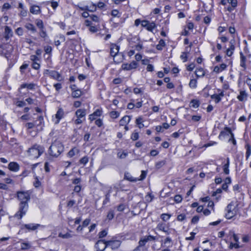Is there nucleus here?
Segmentation results:
<instances>
[{"label":"nucleus","mask_w":251,"mask_h":251,"mask_svg":"<svg viewBox=\"0 0 251 251\" xmlns=\"http://www.w3.org/2000/svg\"><path fill=\"white\" fill-rule=\"evenodd\" d=\"M30 194L29 191L17 192V197L21 202L19 211L15 214V217L19 219H21L27 210L28 205L27 202L30 200Z\"/></svg>","instance_id":"1"},{"label":"nucleus","mask_w":251,"mask_h":251,"mask_svg":"<svg viewBox=\"0 0 251 251\" xmlns=\"http://www.w3.org/2000/svg\"><path fill=\"white\" fill-rule=\"evenodd\" d=\"M63 150L64 147L62 143L59 141L55 140L50 146L49 153L50 155L57 157L63 151Z\"/></svg>","instance_id":"2"},{"label":"nucleus","mask_w":251,"mask_h":251,"mask_svg":"<svg viewBox=\"0 0 251 251\" xmlns=\"http://www.w3.org/2000/svg\"><path fill=\"white\" fill-rule=\"evenodd\" d=\"M44 150V148L43 146L35 144L28 150L27 153L31 158H38L42 154Z\"/></svg>","instance_id":"3"},{"label":"nucleus","mask_w":251,"mask_h":251,"mask_svg":"<svg viewBox=\"0 0 251 251\" xmlns=\"http://www.w3.org/2000/svg\"><path fill=\"white\" fill-rule=\"evenodd\" d=\"M226 137H228V141L231 142L233 145L236 144V141L234 138L233 134L231 132V130L227 127L225 128L224 131H222L219 135V138L220 139H223Z\"/></svg>","instance_id":"4"},{"label":"nucleus","mask_w":251,"mask_h":251,"mask_svg":"<svg viewBox=\"0 0 251 251\" xmlns=\"http://www.w3.org/2000/svg\"><path fill=\"white\" fill-rule=\"evenodd\" d=\"M119 47L116 44H112L110 46V54L113 57V60L116 63H119L122 61V58L116 60V57H122V55L119 53Z\"/></svg>","instance_id":"5"},{"label":"nucleus","mask_w":251,"mask_h":251,"mask_svg":"<svg viewBox=\"0 0 251 251\" xmlns=\"http://www.w3.org/2000/svg\"><path fill=\"white\" fill-rule=\"evenodd\" d=\"M234 207L232 202L230 203L227 205L226 208V217L227 219H230L232 218L235 213V212L233 207Z\"/></svg>","instance_id":"6"},{"label":"nucleus","mask_w":251,"mask_h":251,"mask_svg":"<svg viewBox=\"0 0 251 251\" xmlns=\"http://www.w3.org/2000/svg\"><path fill=\"white\" fill-rule=\"evenodd\" d=\"M107 247H108L107 245V241L104 242L103 240H101L98 241L95 245V248L97 251H103Z\"/></svg>","instance_id":"7"},{"label":"nucleus","mask_w":251,"mask_h":251,"mask_svg":"<svg viewBox=\"0 0 251 251\" xmlns=\"http://www.w3.org/2000/svg\"><path fill=\"white\" fill-rule=\"evenodd\" d=\"M154 238L151 236H148L147 237H144V238L140 239L139 242V246L138 247H141V248L147 249L145 247L146 244L149 241L152 240H153Z\"/></svg>","instance_id":"8"},{"label":"nucleus","mask_w":251,"mask_h":251,"mask_svg":"<svg viewBox=\"0 0 251 251\" xmlns=\"http://www.w3.org/2000/svg\"><path fill=\"white\" fill-rule=\"evenodd\" d=\"M138 64L136 61H133L130 63L123 64L122 66V69L124 70H130L137 68Z\"/></svg>","instance_id":"9"},{"label":"nucleus","mask_w":251,"mask_h":251,"mask_svg":"<svg viewBox=\"0 0 251 251\" xmlns=\"http://www.w3.org/2000/svg\"><path fill=\"white\" fill-rule=\"evenodd\" d=\"M121 245V242L119 240H109L107 241V245L110 247L112 250L118 249Z\"/></svg>","instance_id":"10"},{"label":"nucleus","mask_w":251,"mask_h":251,"mask_svg":"<svg viewBox=\"0 0 251 251\" xmlns=\"http://www.w3.org/2000/svg\"><path fill=\"white\" fill-rule=\"evenodd\" d=\"M63 111H57L55 116H52V121L54 124H57L59 122L60 120L63 117Z\"/></svg>","instance_id":"11"},{"label":"nucleus","mask_w":251,"mask_h":251,"mask_svg":"<svg viewBox=\"0 0 251 251\" xmlns=\"http://www.w3.org/2000/svg\"><path fill=\"white\" fill-rule=\"evenodd\" d=\"M224 96V93L221 92L219 94H214L211 96V98L212 100L214 101L215 103L218 102L221 100V98Z\"/></svg>","instance_id":"12"},{"label":"nucleus","mask_w":251,"mask_h":251,"mask_svg":"<svg viewBox=\"0 0 251 251\" xmlns=\"http://www.w3.org/2000/svg\"><path fill=\"white\" fill-rule=\"evenodd\" d=\"M30 12L33 14H38L40 13V8L37 5H32L30 8Z\"/></svg>","instance_id":"13"},{"label":"nucleus","mask_w":251,"mask_h":251,"mask_svg":"<svg viewBox=\"0 0 251 251\" xmlns=\"http://www.w3.org/2000/svg\"><path fill=\"white\" fill-rule=\"evenodd\" d=\"M4 32H5V38L7 40L10 37L12 36L13 32L11 30V29L7 26H6L5 27L4 29Z\"/></svg>","instance_id":"14"},{"label":"nucleus","mask_w":251,"mask_h":251,"mask_svg":"<svg viewBox=\"0 0 251 251\" xmlns=\"http://www.w3.org/2000/svg\"><path fill=\"white\" fill-rule=\"evenodd\" d=\"M8 167L9 170L14 172H16L19 169L18 164L15 162H10L8 165Z\"/></svg>","instance_id":"15"},{"label":"nucleus","mask_w":251,"mask_h":251,"mask_svg":"<svg viewBox=\"0 0 251 251\" xmlns=\"http://www.w3.org/2000/svg\"><path fill=\"white\" fill-rule=\"evenodd\" d=\"M237 0H227V3L231 5V7H228L227 9L228 11H231L233 8L237 6Z\"/></svg>","instance_id":"16"},{"label":"nucleus","mask_w":251,"mask_h":251,"mask_svg":"<svg viewBox=\"0 0 251 251\" xmlns=\"http://www.w3.org/2000/svg\"><path fill=\"white\" fill-rule=\"evenodd\" d=\"M195 74L197 77H203L205 75V72L203 68L200 67L196 69Z\"/></svg>","instance_id":"17"},{"label":"nucleus","mask_w":251,"mask_h":251,"mask_svg":"<svg viewBox=\"0 0 251 251\" xmlns=\"http://www.w3.org/2000/svg\"><path fill=\"white\" fill-rule=\"evenodd\" d=\"M24 226L29 230H34L39 227L40 225L39 224H26Z\"/></svg>","instance_id":"18"},{"label":"nucleus","mask_w":251,"mask_h":251,"mask_svg":"<svg viewBox=\"0 0 251 251\" xmlns=\"http://www.w3.org/2000/svg\"><path fill=\"white\" fill-rule=\"evenodd\" d=\"M79 152V151L77 148H74L69 151L68 154L69 157H72L74 155L77 154Z\"/></svg>","instance_id":"19"},{"label":"nucleus","mask_w":251,"mask_h":251,"mask_svg":"<svg viewBox=\"0 0 251 251\" xmlns=\"http://www.w3.org/2000/svg\"><path fill=\"white\" fill-rule=\"evenodd\" d=\"M130 120V118L129 116H126L123 117V118L120 121V125L121 126H124L125 125L128 123Z\"/></svg>","instance_id":"20"},{"label":"nucleus","mask_w":251,"mask_h":251,"mask_svg":"<svg viewBox=\"0 0 251 251\" xmlns=\"http://www.w3.org/2000/svg\"><path fill=\"white\" fill-rule=\"evenodd\" d=\"M46 72H49V75L56 79H58L59 77H60L59 74L55 71L46 70Z\"/></svg>","instance_id":"21"},{"label":"nucleus","mask_w":251,"mask_h":251,"mask_svg":"<svg viewBox=\"0 0 251 251\" xmlns=\"http://www.w3.org/2000/svg\"><path fill=\"white\" fill-rule=\"evenodd\" d=\"M125 178L126 180L136 182L138 181V178H134L129 173H126L125 175Z\"/></svg>","instance_id":"22"},{"label":"nucleus","mask_w":251,"mask_h":251,"mask_svg":"<svg viewBox=\"0 0 251 251\" xmlns=\"http://www.w3.org/2000/svg\"><path fill=\"white\" fill-rule=\"evenodd\" d=\"M229 165V159L228 158H227V162L224 164L223 166V170L225 174L228 175L229 173V170L228 169Z\"/></svg>","instance_id":"23"},{"label":"nucleus","mask_w":251,"mask_h":251,"mask_svg":"<svg viewBox=\"0 0 251 251\" xmlns=\"http://www.w3.org/2000/svg\"><path fill=\"white\" fill-rule=\"evenodd\" d=\"M31 246L29 242H22L21 245V249L22 250H28L31 248Z\"/></svg>","instance_id":"24"},{"label":"nucleus","mask_w":251,"mask_h":251,"mask_svg":"<svg viewBox=\"0 0 251 251\" xmlns=\"http://www.w3.org/2000/svg\"><path fill=\"white\" fill-rule=\"evenodd\" d=\"M75 114L77 118L85 119V111H76Z\"/></svg>","instance_id":"25"},{"label":"nucleus","mask_w":251,"mask_h":251,"mask_svg":"<svg viewBox=\"0 0 251 251\" xmlns=\"http://www.w3.org/2000/svg\"><path fill=\"white\" fill-rule=\"evenodd\" d=\"M82 95V92L79 89L75 90L72 92V96L73 98H79Z\"/></svg>","instance_id":"26"},{"label":"nucleus","mask_w":251,"mask_h":251,"mask_svg":"<svg viewBox=\"0 0 251 251\" xmlns=\"http://www.w3.org/2000/svg\"><path fill=\"white\" fill-rule=\"evenodd\" d=\"M246 149L247 150L246 153V159H248L250 155L251 154V146L249 144H247L246 145Z\"/></svg>","instance_id":"27"},{"label":"nucleus","mask_w":251,"mask_h":251,"mask_svg":"<svg viewBox=\"0 0 251 251\" xmlns=\"http://www.w3.org/2000/svg\"><path fill=\"white\" fill-rule=\"evenodd\" d=\"M35 86V84L33 83H30V84H23L21 86V88H27L29 89L32 90L33 89Z\"/></svg>","instance_id":"28"},{"label":"nucleus","mask_w":251,"mask_h":251,"mask_svg":"<svg viewBox=\"0 0 251 251\" xmlns=\"http://www.w3.org/2000/svg\"><path fill=\"white\" fill-rule=\"evenodd\" d=\"M197 79H191L190 81V82H189V86L191 88H196L197 87Z\"/></svg>","instance_id":"29"},{"label":"nucleus","mask_w":251,"mask_h":251,"mask_svg":"<svg viewBox=\"0 0 251 251\" xmlns=\"http://www.w3.org/2000/svg\"><path fill=\"white\" fill-rule=\"evenodd\" d=\"M25 27L26 28H27L28 30L32 31L33 32H36V29L34 25L30 23H28L25 25Z\"/></svg>","instance_id":"30"},{"label":"nucleus","mask_w":251,"mask_h":251,"mask_svg":"<svg viewBox=\"0 0 251 251\" xmlns=\"http://www.w3.org/2000/svg\"><path fill=\"white\" fill-rule=\"evenodd\" d=\"M247 97L246 93L244 91L240 92V95L238 96V99L240 101L244 100Z\"/></svg>","instance_id":"31"},{"label":"nucleus","mask_w":251,"mask_h":251,"mask_svg":"<svg viewBox=\"0 0 251 251\" xmlns=\"http://www.w3.org/2000/svg\"><path fill=\"white\" fill-rule=\"evenodd\" d=\"M165 43L163 40L161 39L159 41V44L156 46V49L158 50H161L162 48L165 46Z\"/></svg>","instance_id":"32"},{"label":"nucleus","mask_w":251,"mask_h":251,"mask_svg":"<svg viewBox=\"0 0 251 251\" xmlns=\"http://www.w3.org/2000/svg\"><path fill=\"white\" fill-rule=\"evenodd\" d=\"M155 27L156 25L155 23H154L153 22L149 23L147 29L149 31H151L153 29L155 28Z\"/></svg>","instance_id":"33"},{"label":"nucleus","mask_w":251,"mask_h":251,"mask_svg":"<svg viewBox=\"0 0 251 251\" xmlns=\"http://www.w3.org/2000/svg\"><path fill=\"white\" fill-rule=\"evenodd\" d=\"M88 161H89L88 157L87 156H85L79 160V163L81 164H82L83 165H85L86 163H88Z\"/></svg>","instance_id":"34"},{"label":"nucleus","mask_w":251,"mask_h":251,"mask_svg":"<svg viewBox=\"0 0 251 251\" xmlns=\"http://www.w3.org/2000/svg\"><path fill=\"white\" fill-rule=\"evenodd\" d=\"M191 106L194 108H197L199 105V101L197 100H192L190 103Z\"/></svg>","instance_id":"35"},{"label":"nucleus","mask_w":251,"mask_h":251,"mask_svg":"<svg viewBox=\"0 0 251 251\" xmlns=\"http://www.w3.org/2000/svg\"><path fill=\"white\" fill-rule=\"evenodd\" d=\"M114 217V210H112V209H110L108 212V214H107V218L109 219V220H111Z\"/></svg>","instance_id":"36"},{"label":"nucleus","mask_w":251,"mask_h":251,"mask_svg":"<svg viewBox=\"0 0 251 251\" xmlns=\"http://www.w3.org/2000/svg\"><path fill=\"white\" fill-rule=\"evenodd\" d=\"M157 227L158 229L166 232L167 230L164 224H159Z\"/></svg>","instance_id":"37"},{"label":"nucleus","mask_w":251,"mask_h":251,"mask_svg":"<svg viewBox=\"0 0 251 251\" xmlns=\"http://www.w3.org/2000/svg\"><path fill=\"white\" fill-rule=\"evenodd\" d=\"M110 115L112 118H116L119 116V113L117 111H112L110 113Z\"/></svg>","instance_id":"38"},{"label":"nucleus","mask_w":251,"mask_h":251,"mask_svg":"<svg viewBox=\"0 0 251 251\" xmlns=\"http://www.w3.org/2000/svg\"><path fill=\"white\" fill-rule=\"evenodd\" d=\"M127 155V153L126 152H125L124 151L122 152H118L117 154L118 157L120 159H124L125 158Z\"/></svg>","instance_id":"39"},{"label":"nucleus","mask_w":251,"mask_h":251,"mask_svg":"<svg viewBox=\"0 0 251 251\" xmlns=\"http://www.w3.org/2000/svg\"><path fill=\"white\" fill-rule=\"evenodd\" d=\"M170 217L171 215L168 214H162L161 215V218L164 221H168L170 219Z\"/></svg>","instance_id":"40"},{"label":"nucleus","mask_w":251,"mask_h":251,"mask_svg":"<svg viewBox=\"0 0 251 251\" xmlns=\"http://www.w3.org/2000/svg\"><path fill=\"white\" fill-rule=\"evenodd\" d=\"M36 25L40 28V29H42L44 27L43 25V23L42 20H37L36 22Z\"/></svg>","instance_id":"41"},{"label":"nucleus","mask_w":251,"mask_h":251,"mask_svg":"<svg viewBox=\"0 0 251 251\" xmlns=\"http://www.w3.org/2000/svg\"><path fill=\"white\" fill-rule=\"evenodd\" d=\"M147 173L146 171H142L141 174L140 176V178H138V180H143L145 178L146 176H147Z\"/></svg>","instance_id":"42"},{"label":"nucleus","mask_w":251,"mask_h":251,"mask_svg":"<svg viewBox=\"0 0 251 251\" xmlns=\"http://www.w3.org/2000/svg\"><path fill=\"white\" fill-rule=\"evenodd\" d=\"M101 111H96L93 113V114H92V115H90V119H95V117H94L95 116H100V114H101Z\"/></svg>","instance_id":"43"},{"label":"nucleus","mask_w":251,"mask_h":251,"mask_svg":"<svg viewBox=\"0 0 251 251\" xmlns=\"http://www.w3.org/2000/svg\"><path fill=\"white\" fill-rule=\"evenodd\" d=\"M139 138V134L137 132H133L131 135V139L134 141L137 140Z\"/></svg>","instance_id":"44"},{"label":"nucleus","mask_w":251,"mask_h":251,"mask_svg":"<svg viewBox=\"0 0 251 251\" xmlns=\"http://www.w3.org/2000/svg\"><path fill=\"white\" fill-rule=\"evenodd\" d=\"M126 208V205L124 204H120L117 207V210L118 211L122 212Z\"/></svg>","instance_id":"45"},{"label":"nucleus","mask_w":251,"mask_h":251,"mask_svg":"<svg viewBox=\"0 0 251 251\" xmlns=\"http://www.w3.org/2000/svg\"><path fill=\"white\" fill-rule=\"evenodd\" d=\"M182 198L180 195H176L174 197V201L176 203H179L182 201Z\"/></svg>","instance_id":"46"},{"label":"nucleus","mask_w":251,"mask_h":251,"mask_svg":"<svg viewBox=\"0 0 251 251\" xmlns=\"http://www.w3.org/2000/svg\"><path fill=\"white\" fill-rule=\"evenodd\" d=\"M180 58L183 60V62H185L187 61V53L183 52L180 55Z\"/></svg>","instance_id":"47"},{"label":"nucleus","mask_w":251,"mask_h":251,"mask_svg":"<svg viewBox=\"0 0 251 251\" xmlns=\"http://www.w3.org/2000/svg\"><path fill=\"white\" fill-rule=\"evenodd\" d=\"M186 218L185 215L183 214H179L177 216V219L179 221H183Z\"/></svg>","instance_id":"48"},{"label":"nucleus","mask_w":251,"mask_h":251,"mask_svg":"<svg viewBox=\"0 0 251 251\" xmlns=\"http://www.w3.org/2000/svg\"><path fill=\"white\" fill-rule=\"evenodd\" d=\"M16 33L18 34L19 36H22L23 34V29L21 27H18L16 30Z\"/></svg>","instance_id":"49"},{"label":"nucleus","mask_w":251,"mask_h":251,"mask_svg":"<svg viewBox=\"0 0 251 251\" xmlns=\"http://www.w3.org/2000/svg\"><path fill=\"white\" fill-rule=\"evenodd\" d=\"M107 231L105 230L100 231L99 234V238H101L105 237L107 235Z\"/></svg>","instance_id":"50"},{"label":"nucleus","mask_w":251,"mask_h":251,"mask_svg":"<svg viewBox=\"0 0 251 251\" xmlns=\"http://www.w3.org/2000/svg\"><path fill=\"white\" fill-rule=\"evenodd\" d=\"M165 164V163L164 161H159L157 162L155 164V167L157 169H159L162 166H163Z\"/></svg>","instance_id":"51"},{"label":"nucleus","mask_w":251,"mask_h":251,"mask_svg":"<svg viewBox=\"0 0 251 251\" xmlns=\"http://www.w3.org/2000/svg\"><path fill=\"white\" fill-rule=\"evenodd\" d=\"M201 118L200 115H194L192 116V120L194 122L199 121Z\"/></svg>","instance_id":"52"},{"label":"nucleus","mask_w":251,"mask_h":251,"mask_svg":"<svg viewBox=\"0 0 251 251\" xmlns=\"http://www.w3.org/2000/svg\"><path fill=\"white\" fill-rule=\"evenodd\" d=\"M19 15L22 17H25L27 15V11L25 9H21Z\"/></svg>","instance_id":"53"},{"label":"nucleus","mask_w":251,"mask_h":251,"mask_svg":"<svg viewBox=\"0 0 251 251\" xmlns=\"http://www.w3.org/2000/svg\"><path fill=\"white\" fill-rule=\"evenodd\" d=\"M90 18L91 20L95 22H99V18L98 17L95 15H92L90 16Z\"/></svg>","instance_id":"54"},{"label":"nucleus","mask_w":251,"mask_h":251,"mask_svg":"<svg viewBox=\"0 0 251 251\" xmlns=\"http://www.w3.org/2000/svg\"><path fill=\"white\" fill-rule=\"evenodd\" d=\"M111 15L113 16V17H119L120 16L119 15V11L117 10H116V9H114V10H113L112 11H111Z\"/></svg>","instance_id":"55"},{"label":"nucleus","mask_w":251,"mask_h":251,"mask_svg":"<svg viewBox=\"0 0 251 251\" xmlns=\"http://www.w3.org/2000/svg\"><path fill=\"white\" fill-rule=\"evenodd\" d=\"M195 234H196V233L193 232H191L190 233L191 236H190V237H186V240H194V239L195 238Z\"/></svg>","instance_id":"56"},{"label":"nucleus","mask_w":251,"mask_h":251,"mask_svg":"<svg viewBox=\"0 0 251 251\" xmlns=\"http://www.w3.org/2000/svg\"><path fill=\"white\" fill-rule=\"evenodd\" d=\"M90 222V219H86L82 223V226L83 227H86L87 226Z\"/></svg>","instance_id":"57"},{"label":"nucleus","mask_w":251,"mask_h":251,"mask_svg":"<svg viewBox=\"0 0 251 251\" xmlns=\"http://www.w3.org/2000/svg\"><path fill=\"white\" fill-rule=\"evenodd\" d=\"M16 104L19 107H22L25 105V103L23 101H18Z\"/></svg>","instance_id":"58"},{"label":"nucleus","mask_w":251,"mask_h":251,"mask_svg":"<svg viewBox=\"0 0 251 251\" xmlns=\"http://www.w3.org/2000/svg\"><path fill=\"white\" fill-rule=\"evenodd\" d=\"M11 8V5L8 3H5L2 6V10H7Z\"/></svg>","instance_id":"59"},{"label":"nucleus","mask_w":251,"mask_h":251,"mask_svg":"<svg viewBox=\"0 0 251 251\" xmlns=\"http://www.w3.org/2000/svg\"><path fill=\"white\" fill-rule=\"evenodd\" d=\"M195 67L194 63H191L187 66V69L189 71H192Z\"/></svg>","instance_id":"60"},{"label":"nucleus","mask_w":251,"mask_h":251,"mask_svg":"<svg viewBox=\"0 0 251 251\" xmlns=\"http://www.w3.org/2000/svg\"><path fill=\"white\" fill-rule=\"evenodd\" d=\"M199 220V217L198 216H195L193 217L191 220V223L193 224H196Z\"/></svg>","instance_id":"61"},{"label":"nucleus","mask_w":251,"mask_h":251,"mask_svg":"<svg viewBox=\"0 0 251 251\" xmlns=\"http://www.w3.org/2000/svg\"><path fill=\"white\" fill-rule=\"evenodd\" d=\"M98 30L97 27L95 26L91 25L89 27V31L92 33H95Z\"/></svg>","instance_id":"62"},{"label":"nucleus","mask_w":251,"mask_h":251,"mask_svg":"<svg viewBox=\"0 0 251 251\" xmlns=\"http://www.w3.org/2000/svg\"><path fill=\"white\" fill-rule=\"evenodd\" d=\"M59 236L60 237H62L63 238H68L71 237V235L69 233H66L65 234H63L62 233H60L59 234Z\"/></svg>","instance_id":"63"},{"label":"nucleus","mask_w":251,"mask_h":251,"mask_svg":"<svg viewBox=\"0 0 251 251\" xmlns=\"http://www.w3.org/2000/svg\"><path fill=\"white\" fill-rule=\"evenodd\" d=\"M32 67L35 70H38L40 68V64L36 62H33L32 63Z\"/></svg>","instance_id":"64"}]
</instances>
